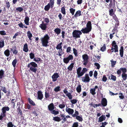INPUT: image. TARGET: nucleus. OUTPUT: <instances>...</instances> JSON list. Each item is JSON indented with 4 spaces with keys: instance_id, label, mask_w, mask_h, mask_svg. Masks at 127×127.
Wrapping results in <instances>:
<instances>
[{
    "instance_id": "f257e3e1",
    "label": "nucleus",
    "mask_w": 127,
    "mask_h": 127,
    "mask_svg": "<svg viewBox=\"0 0 127 127\" xmlns=\"http://www.w3.org/2000/svg\"><path fill=\"white\" fill-rule=\"evenodd\" d=\"M86 27L83 28L81 31L83 33H88L91 31L92 29L91 22V21H88L86 25Z\"/></svg>"
},
{
    "instance_id": "f03ea898",
    "label": "nucleus",
    "mask_w": 127,
    "mask_h": 127,
    "mask_svg": "<svg viewBox=\"0 0 127 127\" xmlns=\"http://www.w3.org/2000/svg\"><path fill=\"white\" fill-rule=\"evenodd\" d=\"M49 39L50 37L47 34H46L43 37L41 38V42L43 46L46 47L48 46V44Z\"/></svg>"
},
{
    "instance_id": "7ed1b4c3",
    "label": "nucleus",
    "mask_w": 127,
    "mask_h": 127,
    "mask_svg": "<svg viewBox=\"0 0 127 127\" xmlns=\"http://www.w3.org/2000/svg\"><path fill=\"white\" fill-rule=\"evenodd\" d=\"M9 108L8 106H4L1 109L2 112H1L0 115V120L2 121L3 118L6 117V111H8L9 110Z\"/></svg>"
},
{
    "instance_id": "20e7f679",
    "label": "nucleus",
    "mask_w": 127,
    "mask_h": 127,
    "mask_svg": "<svg viewBox=\"0 0 127 127\" xmlns=\"http://www.w3.org/2000/svg\"><path fill=\"white\" fill-rule=\"evenodd\" d=\"M82 32L80 30H75L73 31L72 33V35L75 39L80 37V35L82 34Z\"/></svg>"
},
{
    "instance_id": "39448f33",
    "label": "nucleus",
    "mask_w": 127,
    "mask_h": 127,
    "mask_svg": "<svg viewBox=\"0 0 127 127\" xmlns=\"http://www.w3.org/2000/svg\"><path fill=\"white\" fill-rule=\"evenodd\" d=\"M73 58V56L72 55H69L68 57L63 59V62L64 63L67 64L70 60H72Z\"/></svg>"
},
{
    "instance_id": "423d86ee",
    "label": "nucleus",
    "mask_w": 127,
    "mask_h": 127,
    "mask_svg": "<svg viewBox=\"0 0 127 127\" xmlns=\"http://www.w3.org/2000/svg\"><path fill=\"white\" fill-rule=\"evenodd\" d=\"M82 57L84 63L83 64L85 65H86L88 62V60L89 57L88 55L86 54H84L82 56Z\"/></svg>"
},
{
    "instance_id": "0eeeda50",
    "label": "nucleus",
    "mask_w": 127,
    "mask_h": 127,
    "mask_svg": "<svg viewBox=\"0 0 127 127\" xmlns=\"http://www.w3.org/2000/svg\"><path fill=\"white\" fill-rule=\"evenodd\" d=\"M66 88H65L63 90V92L65 94L69 99H71L72 97V95L70 93H68Z\"/></svg>"
},
{
    "instance_id": "6e6552de",
    "label": "nucleus",
    "mask_w": 127,
    "mask_h": 127,
    "mask_svg": "<svg viewBox=\"0 0 127 127\" xmlns=\"http://www.w3.org/2000/svg\"><path fill=\"white\" fill-rule=\"evenodd\" d=\"M112 47L114 49V52H116L118 51V47L115 41H113L111 44Z\"/></svg>"
},
{
    "instance_id": "1a4fd4ad",
    "label": "nucleus",
    "mask_w": 127,
    "mask_h": 127,
    "mask_svg": "<svg viewBox=\"0 0 127 127\" xmlns=\"http://www.w3.org/2000/svg\"><path fill=\"white\" fill-rule=\"evenodd\" d=\"M82 81L84 82H89L90 80V79L88 74H85V76L82 77Z\"/></svg>"
},
{
    "instance_id": "9d476101",
    "label": "nucleus",
    "mask_w": 127,
    "mask_h": 127,
    "mask_svg": "<svg viewBox=\"0 0 127 127\" xmlns=\"http://www.w3.org/2000/svg\"><path fill=\"white\" fill-rule=\"evenodd\" d=\"M59 77V76L58 73H54L51 76V78L52 79V81L54 82L56 81L57 80V78Z\"/></svg>"
},
{
    "instance_id": "9b49d317",
    "label": "nucleus",
    "mask_w": 127,
    "mask_h": 127,
    "mask_svg": "<svg viewBox=\"0 0 127 127\" xmlns=\"http://www.w3.org/2000/svg\"><path fill=\"white\" fill-rule=\"evenodd\" d=\"M123 72L122 74V77L124 80H125L127 78V74L126 73L127 71L126 69L122 68Z\"/></svg>"
},
{
    "instance_id": "f8f14e48",
    "label": "nucleus",
    "mask_w": 127,
    "mask_h": 127,
    "mask_svg": "<svg viewBox=\"0 0 127 127\" xmlns=\"http://www.w3.org/2000/svg\"><path fill=\"white\" fill-rule=\"evenodd\" d=\"M11 51H12L13 54L17 55L18 52V50L16 49V47L15 45H13L12 48H10Z\"/></svg>"
},
{
    "instance_id": "ddd939ff",
    "label": "nucleus",
    "mask_w": 127,
    "mask_h": 127,
    "mask_svg": "<svg viewBox=\"0 0 127 127\" xmlns=\"http://www.w3.org/2000/svg\"><path fill=\"white\" fill-rule=\"evenodd\" d=\"M107 101L105 98H103L101 100V103L102 106L104 107L106 106L107 105Z\"/></svg>"
},
{
    "instance_id": "4468645a",
    "label": "nucleus",
    "mask_w": 127,
    "mask_h": 127,
    "mask_svg": "<svg viewBox=\"0 0 127 127\" xmlns=\"http://www.w3.org/2000/svg\"><path fill=\"white\" fill-rule=\"evenodd\" d=\"M82 69V67H80L77 68L76 70L77 73L78 78H80L82 76V71H81Z\"/></svg>"
},
{
    "instance_id": "2eb2a0df",
    "label": "nucleus",
    "mask_w": 127,
    "mask_h": 127,
    "mask_svg": "<svg viewBox=\"0 0 127 127\" xmlns=\"http://www.w3.org/2000/svg\"><path fill=\"white\" fill-rule=\"evenodd\" d=\"M43 22H42V24H40V28L43 30H45L47 28V23H43Z\"/></svg>"
},
{
    "instance_id": "dca6fc26",
    "label": "nucleus",
    "mask_w": 127,
    "mask_h": 127,
    "mask_svg": "<svg viewBox=\"0 0 127 127\" xmlns=\"http://www.w3.org/2000/svg\"><path fill=\"white\" fill-rule=\"evenodd\" d=\"M67 108L66 109V111L69 114H71L72 115L74 112L73 109H71L69 108L67 109Z\"/></svg>"
},
{
    "instance_id": "f3484780",
    "label": "nucleus",
    "mask_w": 127,
    "mask_h": 127,
    "mask_svg": "<svg viewBox=\"0 0 127 127\" xmlns=\"http://www.w3.org/2000/svg\"><path fill=\"white\" fill-rule=\"evenodd\" d=\"M48 108L49 110L52 111L54 109V106L53 104V103L50 104L48 106Z\"/></svg>"
},
{
    "instance_id": "a211bd4d",
    "label": "nucleus",
    "mask_w": 127,
    "mask_h": 127,
    "mask_svg": "<svg viewBox=\"0 0 127 127\" xmlns=\"http://www.w3.org/2000/svg\"><path fill=\"white\" fill-rule=\"evenodd\" d=\"M105 118L106 117L105 115H102L99 118L98 122L99 123L102 122L104 120H105Z\"/></svg>"
},
{
    "instance_id": "6ab92c4d",
    "label": "nucleus",
    "mask_w": 127,
    "mask_h": 127,
    "mask_svg": "<svg viewBox=\"0 0 127 127\" xmlns=\"http://www.w3.org/2000/svg\"><path fill=\"white\" fill-rule=\"evenodd\" d=\"M120 55L121 58H123L124 55V47L123 46H121L119 50Z\"/></svg>"
},
{
    "instance_id": "aec40b11",
    "label": "nucleus",
    "mask_w": 127,
    "mask_h": 127,
    "mask_svg": "<svg viewBox=\"0 0 127 127\" xmlns=\"http://www.w3.org/2000/svg\"><path fill=\"white\" fill-rule=\"evenodd\" d=\"M108 79L114 81L116 80V76L111 74L110 76H109Z\"/></svg>"
},
{
    "instance_id": "412c9836",
    "label": "nucleus",
    "mask_w": 127,
    "mask_h": 127,
    "mask_svg": "<svg viewBox=\"0 0 127 127\" xmlns=\"http://www.w3.org/2000/svg\"><path fill=\"white\" fill-rule=\"evenodd\" d=\"M81 11L80 10L77 11L75 14L74 15V17L75 18H76L78 16H80L81 14Z\"/></svg>"
},
{
    "instance_id": "4be33fe9",
    "label": "nucleus",
    "mask_w": 127,
    "mask_h": 127,
    "mask_svg": "<svg viewBox=\"0 0 127 127\" xmlns=\"http://www.w3.org/2000/svg\"><path fill=\"white\" fill-rule=\"evenodd\" d=\"M28 45L27 43L25 44L23 49V51L25 52H27L28 51Z\"/></svg>"
},
{
    "instance_id": "5701e85b",
    "label": "nucleus",
    "mask_w": 127,
    "mask_h": 127,
    "mask_svg": "<svg viewBox=\"0 0 127 127\" xmlns=\"http://www.w3.org/2000/svg\"><path fill=\"white\" fill-rule=\"evenodd\" d=\"M29 18L27 16H26L24 20L25 23L26 25H28L29 24Z\"/></svg>"
},
{
    "instance_id": "b1692460",
    "label": "nucleus",
    "mask_w": 127,
    "mask_h": 127,
    "mask_svg": "<svg viewBox=\"0 0 127 127\" xmlns=\"http://www.w3.org/2000/svg\"><path fill=\"white\" fill-rule=\"evenodd\" d=\"M4 40L3 39L0 40V48L3 47L4 46Z\"/></svg>"
},
{
    "instance_id": "393cba45",
    "label": "nucleus",
    "mask_w": 127,
    "mask_h": 127,
    "mask_svg": "<svg viewBox=\"0 0 127 127\" xmlns=\"http://www.w3.org/2000/svg\"><path fill=\"white\" fill-rule=\"evenodd\" d=\"M53 120L54 121L57 122H59L61 120V119L58 116L54 117Z\"/></svg>"
},
{
    "instance_id": "a878e982",
    "label": "nucleus",
    "mask_w": 127,
    "mask_h": 127,
    "mask_svg": "<svg viewBox=\"0 0 127 127\" xmlns=\"http://www.w3.org/2000/svg\"><path fill=\"white\" fill-rule=\"evenodd\" d=\"M4 54L6 56L8 57L10 55V51L8 49H7L4 51Z\"/></svg>"
},
{
    "instance_id": "bb28decb",
    "label": "nucleus",
    "mask_w": 127,
    "mask_h": 127,
    "mask_svg": "<svg viewBox=\"0 0 127 127\" xmlns=\"http://www.w3.org/2000/svg\"><path fill=\"white\" fill-rule=\"evenodd\" d=\"M4 71L2 69L0 70V79H2L4 77Z\"/></svg>"
},
{
    "instance_id": "cd10ccee",
    "label": "nucleus",
    "mask_w": 127,
    "mask_h": 127,
    "mask_svg": "<svg viewBox=\"0 0 127 127\" xmlns=\"http://www.w3.org/2000/svg\"><path fill=\"white\" fill-rule=\"evenodd\" d=\"M76 90L77 92L78 93H80L81 91V86L80 84L77 86L76 88Z\"/></svg>"
},
{
    "instance_id": "c85d7f7f",
    "label": "nucleus",
    "mask_w": 127,
    "mask_h": 127,
    "mask_svg": "<svg viewBox=\"0 0 127 127\" xmlns=\"http://www.w3.org/2000/svg\"><path fill=\"white\" fill-rule=\"evenodd\" d=\"M54 31L56 34H59L61 33V30L59 28H57L55 29Z\"/></svg>"
},
{
    "instance_id": "c756f323",
    "label": "nucleus",
    "mask_w": 127,
    "mask_h": 127,
    "mask_svg": "<svg viewBox=\"0 0 127 127\" xmlns=\"http://www.w3.org/2000/svg\"><path fill=\"white\" fill-rule=\"evenodd\" d=\"M27 36L29 39L30 40H32L31 38L32 37V35L31 32L30 31H28L27 32Z\"/></svg>"
},
{
    "instance_id": "7c9ffc66",
    "label": "nucleus",
    "mask_w": 127,
    "mask_h": 127,
    "mask_svg": "<svg viewBox=\"0 0 127 127\" xmlns=\"http://www.w3.org/2000/svg\"><path fill=\"white\" fill-rule=\"evenodd\" d=\"M74 63H71L70 64L68 67L67 69L69 71H71L74 66Z\"/></svg>"
},
{
    "instance_id": "2f4dec72",
    "label": "nucleus",
    "mask_w": 127,
    "mask_h": 127,
    "mask_svg": "<svg viewBox=\"0 0 127 127\" xmlns=\"http://www.w3.org/2000/svg\"><path fill=\"white\" fill-rule=\"evenodd\" d=\"M54 0H50L49 3L48 4H49V5L51 6V8H52L54 6Z\"/></svg>"
},
{
    "instance_id": "473e14b6",
    "label": "nucleus",
    "mask_w": 127,
    "mask_h": 127,
    "mask_svg": "<svg viewBox=\"0 0 127 127\" xmlns=\"http://www.w3.org/2000/svg\"><path fill=\"white\" fill-rule=\"evenodd\" d=\"M61 11L63 14L65 15L66 14L65 9L64 6L62 7L61 8Z\"/></svg>"
},
{
    "instance_id": "72a5a7b5",
    "label": "nucleus",
    "mask_w": 127,
    "mask_h": 127,
    "mask_svg": "<svg viewBox=\"0 0 127 127\" xmlns=\"http://www.w3.org/2000/svg\"><path fill=\"white\" fill-rule=\"evenodd\" d=\"M106 49V47L105 44H104L103 46L100 48V50L102 52L105 51Z\"/></svg>"
},
{
    "instance_id": "f704fd0d",
    "label": "nucleus",
    "mask_w": 127,
    "mask_h": 127,
    "mask_svg": "<svg viewBox=\"0 0 127 127\" xmlns=\"http://www.w3.org/2000/svg\"><path fill=\"white\" fill-rule=\"evenodd\" d=\"M51 6L49 5V4H48L45 6L44 8V10L46 11H48L50 9Z\"/></svg>"
},
{
    "instance_id": "c9c22d12",
    "label": "nucleus",
    "mask_w": 127,
    "mask_h": 127,
    "mask_svg": "<svg viewBox=\"0 0 127 127\" xmlns=\"http://www.w3.org/2000/svg\"><path fill=\"white\" fill-rule=\"evenodd\" d=\"M17 112L18 114H19L21 115H22V111L20 109V106H19L17 108Z\"/></svg>"
},
{
    "instance_id": "e433bc0d",
    "label": "nucleus",
    "mask_w": 127,
    "mask_h": 127,
    "mask_svg": "<svg viewBox=\"0 0 127 127\" xmlns=\"http://www.w3.org/2000/svg\"><path fill=\"white\" fill-rule=\"evenodd\" d=\"M109 14L111 16H112L114 14V12L113 9H111L109 10Z\"/></svg>"
},
{
    "instance_id": "4c0bfd02",
    "label": "nucleus",
    "mask_w": 127,
    "mask_h": 127,
    "mask_svg": "<svg viewBox=\"0 0 127 127\" xmlns=\"http://www.w3.org/2000/svg\"><path fill=\"white\" fill-rule=\"evenodd\" d=\"M30 69L33 72L36 73L37 70V69L36 67H33L32 66H31L30 67Z\"/></svg>"
},
{
    "instance_id": "58836bf2",
    "label": "nucleus",
    "mask_w": 127,
    "mask_h": 127,
    "mask_svg": "<svg viewBox=\"0 0 127 127\" xmlns=\"http://www.w3.org/2000/svg\"><path fill=\"white\" fill-rule=\"evenodd\" d=\"M76 117V119L79 121L82 122L83 121V118L82 116H77Z\"/></svg>"
},
{
    "instance_id": "ea45409f",
    "label": "nucleus",
    "mask_w": 127,
    "mask_h": 127,
    "mask_svg": "<svg viewBox=\"0 0 127 127\" xmlns=\"http://www.w3.org/2000/svg\"><path fill=\"white\" fill-rule=\"evenodd\" d=\"M60 116L62 118L61 120H63L64 122L66 121V118H65V115H64V114H61Z\"/></svg>"
},
{
    "instance_id": "a19ab883",
    "label": "nucleus",
    "mask_w": 127,
    "mask_h": 127,
    "mask_svg": "<svg viewBox=\"0 0 127 127\" xmlns=\"http://www.w3.org/2000/svg\"><path fill=\"white\" fill-rule=\"evenodd\" d=\"M62 42H61L58 44L56 47V49L58 50L61 49V47H62Z\"/></svg>"
},
{
    "instance_id": "79ce46f5",
    "label": "nucleus",
    "mask_w": 127,
    "mask_h": 127,
    "mask_svg": "<svg viewBox=\"0 0 127 127\" xmlns=\"http://www.w3.org/2000/svg\"><path fill=\"white\" fill-rule=\"evenodd\" d=\"M28 100L30 104L33 106H35V105L34 102L30 98H28Z\"/></svg>"
},
{
    "instance_id": "37998d69",
    "label": "nucleus",
    "mask_w": 127,
    "mask_h": 127,
    "mask_svg": "<svg viewBox=\"0 0 127 127\" xmlns=\"http://www.w3.org/2000/svg\"><path fill=\"white\" fill-rule=\"evenodd\" d=\"M73 53L75 57H77L78 56L77 50L74 48H73Z\"/></svg>"
},
{
    "instance_id": "c03bdc74",
    "label": "nucleus",
    "mask_w": 127,
    "mask_h": 127,
    "mask_svg": "<svg viewBox=\"0 0 127 127\" xmlns=\"http://www.w3.org/2000/svg\"><path fill=\"white\" fill-rule=\"evenodd\" d=\"M90 93H91L92 95H94L95 94L96 92H95V89L91 88L90 90Z\"/></svg>"
},
{
    "instance_id": "a18cd8bd",
    "label": "nucleus",
    "mask_w": 127,
    "mask_h": 127,
    "mask_svg": "<svg viewBox=\"0 0 127 127\" xmlns=\"http://www.w3.org/2000/svg\"><path fill=\"white\" fill-rule=\"evenodd\" d=\"M110 62L111 63V65L112 67H114L116 63V61H113V60L112 59L110 61Z\"/></svg>"
},
{
    "instance_id": "49530a36",
    "label": "nucleus",
    "mask_w": 127,
    "mask_h": 127,
    "mask_svg": "<svg viewBox=\"0 0 127 127\" xmlns=\"http://www.w3.org/2000/svg\"><path fill=\"white\" fill-rule=\"evenodd\" d=\"M17 62V60L16 59L14 60L12 63V64L14 67L16 66V64Z\"/></svg>"
},
{
    "instance_id": "de8ad7c7",
    "label": "nucleus",
    "mask_w": 127,
    "mask_h": 127,
    "mask_svg": "<svg viewBox=\"0 0 127 127\" xmlns=\"http://www.w3.org/2000/svg\"><path fill=\"white\" fill-rule=\"evenodd\" d=\"M69 11L70 13L72 14V15H73L74 14V13L75 11V9H73L72 8H71L70 9Z\"/></svg>"
},
{
    "instance_id": "09e8293b",
    "label": "nucleus",
    "mask_w": 127,
    "mask_h": 127,
    "mask_svg": "<svg viewBox=\"0 0 127 127\" xmlns=\"http://www.w3.org/2000/svg\"><path fill=\"white\" fill-rule=\"evenodd\" d=\"M119 95V97L120 99H123L124 98V96L122 93H120Z\"/></svg>"
},
{
    "instance_id": "8fccbe9b",
    "label": "nucleus",
    "mask_w": 127,
    "mask_h": 127,
    "mask_svg": "<svg viewBox=\"0 0 127 127\" xmlns=\"http://www.w3.org/2000/svg\"><path fill=\"white\" fill-rule=\"evenodd\" d=\"M30 64L33 67H37V64L34 62H31L30 63Z\"/></svg>"
},
{
    "instance_id": "3c124183",
    "label": "nucleus",
    "mask_w": 127,
    "mask_h": 127,
    "mask_svg": "<svg viewBox=\"0 0 127 127\" xmlns=\"http://www.w3.org/2000/svg\"><path fill=\"white\" fill-rule=\"evenodd\" d=\"M75 111L74 114H73L72 115V117L74 118L78 116L79 114V112L78 111H76V110Z\"/></svg>"
},
{
    "instance_id": "603ef678",
    "label": "nucleus",
    "mask_w": 127,
    "mask_h": 127,
    "mask_svg": "<svg viewBox=\"0 0 127 127\" xmlns=\"http://www.w3.org/2000/svg\"><path fill=\"white\" fill-rule=\"evenodd\" d=\"M11 101V103L13 104V107L14 108L15 106V102L17 101V100L15 99H12Z\"/></svg>"
},
{
    "instance_id": "864d4df0",
    "label": "nucleus",
    "mask_w": 127,
    "mask_h": 127,
    "mask_svg": "<svg viewBox=\"0 0 127 127\" xmlns=\"http://www.w3.org/2000/svg\"><path fill=\"white\" fill-rule=\"evenodd\" d=\"M87 71V69L86 68H83L82 71V76L84 75V74Z\"/></svg>"
},
{
    "instance_id": "5fc2aeb1",
    "label": "nucleus",
    "mask_w": 127,
    "mask_h": 127,
    "mask_svg": "<svg viewBox=\"0 0 127 127\" xmlns=\"http://www.w3.org/2000/svg\"><path fill=\"white\" fill-rule=\"evenodd\" d=\"M122 68L126 69L125 68H121L119 69L117 71V73L118 75H120L121 73V71H122Z\"/></svg>"
},
{
    "instance_id": "6e6d98bb",
    "label": "nucleus",
    "mask_w": 127,
    "mask_h": 127,
    "mask_svg": "<svg viewBox=\"0 0 127 127\" xmlns=\"http://www.w3.org/2000/svg\"><path fill=\"white\" fill-rule=\"evenodd\" d=\"M60 87L58 86L55 88L54 89V91L56 92H58L60 90Z\"/></svg>"
},
{
    "instance_id": "4d7b16f0",
    "label": "nucleus",
    "mask_w": 127,
    "mask_h": 127,
    "mask_svg": "<svg viewBox=\"0 0 127 127\" xmlns=\"http://www.w3.org/2000/svg\"><path fill=\"white\" fill-rule=\"evenodd\" d=\"M51 112L52 114L55 115H57L59 113V111H56L54 110L52 111H51Z\"/></svg>"
},
{
    "instance_id": "13d9d810",
    "label": "nucleus",
    "mask_w": 127,
    "mask_h": 127,
    "mask_svg": "<svg viewBox=\"0 0 127 127\" xmlns=\"http://www.w3.org/2000/svg\"><path fill=\"white\" fill-rule=\"evenodd\" d=\"M7 127H13L14 125H13L12 123L11 122H9L7 124Z\"/></svg>"
},
{
    "instance_id": "bf43d9fd",
    "label": "nucleus",
    "mask_w": 127,
    "mask_h": 127,
    "mask_svg": "<svg viewBox=\"0 0 127 127\" xmlns=\"http://www.w3.org/2000/svg\"><path fill=\"white\" fill-rule=\"evenodd\" d=\"M109 51H110V49H108L107 51L108 53L111 54L112 53L114 52V47H112L110 50V51L109 52Z\"/></svg>"
},
{
    "instance_id": "052dcab7",
    "label": "nucleus",
    "mask_w": 127,
    "mask_h": 127,
    "mask_svg": "<svg viewBox=\"0 0 127 127\" xmlns=\"http://www.w3.org/2000/svg\"><path fill=\"white\" fill-rule=\"evenodd\" d=\"M107 80V78L106 76L105 75H103V77L102 78V81L104 82H105Z\"/></svg>"
},
{
    "instance_id": "680f3d73",
    "label": "nucleus",
    "mask_w": 127,
    "mask_h": 127,
    "mask_svg": "<svg viewBox=\"0 0 127 127\" xmlns=\"http://www.w3.org/2000/svg\"><path fill=\"white\" fill-rule=\"evenodd\" d=\"M30 58L31 59H33L34 58V54L33 53L31 52L30 54H29Z\"/></svg>"
},
{
    "instance_id": "e2e57ef3",
    "label": "nucleus",
    "mask_w": 127,
    "mask_h": 127,
    "mask_svg": "<svg viewBox=\"0 0 127 127\" xmlns=\"http://www.w3.org/2000/svg\"><path fill=\"white\" fill-rule=\"evenodd\" d=\"M70 101L72 104H74L76 103L77 102V100L76 99H73L71 100Z\"/></svg>"
},
{
    "instance_id": "0e129e2a",
    "label": "nucleus",
    "mask_w": 127,
    "mask_h": 127,
    "mask_svg": "<svg viewBox=\"0 0 127 127\" xmlns=\"http://www.w3.org/2000/svg\"><path fill=\"white\" fill-rule=\"evenodd\" d=\"M78 123L77 122L74 123L72 126V127H78Z\"/></svg>"
},
{
    "instance_id": "69168bd1",
    "label": "nucleus",
    "mask_w": 127,
    "mask_h": 127,
    "mask_svg": "<svg viewBox=\"0 0 127 127\" xmlns=\"http://www.w3.org/2000/svg\"><path fill=\"white\" fill-rule=\"evenodd\" d=\"M16 9L19 11V12H21L23 10V9L21 7H19L17 8Z\"/></svg>"
},
{
    "instance_id": "338daca9",
    "label": "nucleus",
    "mask_w": 127,
    "mask_h": 127,
    "mask_svg": "<svg viewBox=\"0 0 127 127\" xmlns=\"http://www.w3.org/2000/svg\"><path fill=\"white\" fill-rule=\"evenodd\" d=\"M0 34L2 35H6V33L4 30L0 31Z\"/></svg>"
},
{
    "instance_id": "774afa93",
    "label": "nucleus",
    "mask_w": 127,
    "mask_h": 127,
    "mask_svg": "<svg viewBox=\"0 0 127 127\" xmlns=\"http://www.w3.org/2000/svg\"><path fill=\"white\" fill-rule=\"evenodd\" d=\"M97 74L98 73L97 71L96 70L95 71L94 73V76L96 79L97 78Z\"/></svg>"
}]
</instances>
